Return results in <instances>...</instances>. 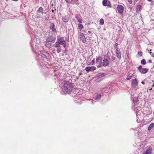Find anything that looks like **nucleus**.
I'll return each instance as SVG.
<instances>
[{"label": "nucleus", "instance_id": "obj_45", "mask_svg": "<svg viewBox=\"0 0 154 154\" xmlns=\"http://www.w3.org/2000/svg\"><path fill=\"white\" fill-rule=\"evenodd\" d=\"M149 53L151 54H152L151 52H149Z\"/></svg>", "mask_w": 154, "mask_h": 154}, {"label": "nucleus", "instance_id": "obj_16", "mask_svg": "<svg viewBox=\"0 0 154 154\" xmlns=\"http://www.w3.org/2000/svg\"><path fill=\"white\" fill-rule=\"evenodd\" d=\"M49 42H47L45 41V45L46 47L49 48H51V44L50 43H49Z\"/></svg>", "mask_w": 154, "mask_h": 154}, {"label": "nucleus", "instance_id": "obj_20", "mask_svg": "<svg viewBox=\"0 0 154 154\" xmlns=\"http://www.w3.org/2000/svg\"><path fill=\"white\" fill-rule=\"evenodd\" d=\"M132 85H137V80L136 79H134L133 81Z\"/></svg>", "mask_w": 154, "mask_h": 154}, {"label": "nucleus", "instance_id": "obj_10", "mask_svg": "<svg viewBox=\"0 0 154 154\" xmlns=\"http://www.w3.org/2000/svg\"><path fill=\"white\" fill-rule=\"evenodd\" d=\"M117 8L118 11L119 13L122 14L123 12L124 8L122 5H118Z\"/></svg>", "mask_w": 154, "mask_h": 154}, {"label": "nucleus", "instance_id": "obj_34", "mask_svg": "<svg viewBox=\"0 0 154 154\" xmlns=\"http://www.w3.org/2000/svg\"><path fill=\"white\" fill-rule=\"evenodd\" d=\"M78 21L80 23H81L82 22V20L81 19H78Z\"/></svg>", "mask_w": 154, "mask_h": 154}, {"label": "nucleus", "instance_id": "obj_23", "mask_svg": "<svg viewBox=\"0 0 154 154\" xmlns=\"http://www.w3.org/2000/svg\"><path fill=\"white\" fill-rule=\"evenodd\" d=\"M78 26L79 29H81V30L83 28V26L81 24H79L78 25Z\"/></svg>", "mask_w": 154, "mask_h": 154}, {"label": "nucleus", "instance_id": "obj_12", "mask_svg": "<svg viewBox=\"0 0 154 154\" xmlns=\"http://www.w3.org/2000/svg\"><path fill=\"white\" fill-rule=\"evenodd\" d=\"M109 64V61L106 59L104 58L102 62V65L104 66H106Z\"/></svg>", "mask_w": 154, "mask_h": 154}, {"label": "nucleus", "instance_id": "obj_8", "mask_svg": "<svg viewBox=\"0 0 154 154\" xmlns=\"http://www.w3.org/2000/svg\"><path fill=\"white\" fill-rule=\"evenodd\" d=\"M152 151L153 149L152 147L147 146L146 152H144L143 154H151Z\"/></svg>", "mask_w": 154, "mask_h": 154}, {"label": "nucleus", "instance_id": "obj_31", "mask_svg": "<svg viewBox=\"0 0 154 154\" xmlns=\"http://www.w3.org/2000/svg\"><path fill=\"white\" fill-rule=\"evenodd\" d=\"M62 51V50L61 49V48H58L57 50V52L58 53H59L60 52Z\"/></svg>", "mask_w": 154, "mask_h": 154}, {"label": "nucleus", "instance_id": "obj_19", "mask_svg": "<svg viewBox=\"0 0 154 154\" xmlns=\"http://www.w3.org/2000/svg\"><path fill=\"white\" fill-rule=\"evenodd\" d=\"M154 127V123H151L148 127V130L150 131Z\"/></svg>", "mask_w": 154, "mask_h": 154}, {"label": "nucleus", "instance_id": "obj_2", "mask_svg": "<svg viewBox=\"0 0 154 154\" xmlns=\"http://www.w3.org/2000/svg\"><path fill=\"white\" fill-rule=\"evenodd\" d=\"M63 37H61L60 38H57V40L58 41L60 45H62L64 48L66 46V42L65 40L63 39Z\"/></svg>", "mask_w": 154, "mask_h": 154}, {"label": "nucleus", "instance_id": "obj_14", "mask_svg": "<svg viewBox=\"0 0 154 154\" xmlns=\"http://www.w3.org/2000/svg\"><path fill=\"white\" fill-rule=\"evenodd\" d=\"M133 71H131L129 72L128 74V75L127 77V79L128 80H130L132 78V75H133Z\"/></svg>", "mask_w": 154, "mask_h": 154}, {"label": "nucleus", "instance_id": "obj_42", "mask_svg": "<svg viewBox=\"0 0 154 154\" xmlns=\"http://www.w3.org/2000/svg\"><path fill=\"white\" fill-rule=\"evenodd\" d=\"M37 18H40V16H37Z\"/></svg>", "mask_w": 154, "mask_h": 154}, {"label": "nucleus", "instance_id": "obj_38", "mask_svg": "<svg viewBox=\"0 0 154 154\" xmlns=\"http://www.w3.org/2000/svg\"><path fill=\"white\" fill-rule=\"evenodd\" d=\"M152 62V61L151 60H149V63H151Z\"/></svg>", "mask_w": 154, "mask_h": 154}, {"label": "nucleus", "instance_id": "obj_37", "mask_svg": "<svg viewBox=\"0 0 154 154\" xmlns=\"http://www.w3.org/2000/svg\"><path fill=\"white\" fill-rule=\"evenodd\" d=\"M141 83H142V84H143V85H144V84H145V82H143V81H142V82H141Z\"/></svg>", "mask_w": 154, "mask_h": 154}, {"label": "nucleus", "instance_id": "obj_9", "mask_svg": "<svg viewBox=\"0 0 154 154\" xmlns=\"http://www.w3.org/2000/svg\"><path fill=\"white\" fill-rule=\"evenodd\" d=\"M102 59L101 57H99L97 58L96 59V63L98 64L97 67L98 68L102 66L101 62Z\"/></svg>", "mask_w": 154, "mask_h": 154}, {"label": "nucleus", "instance_id": "obj_47", "mask_svg": "<svg viewBox=\"0 0 154 154\" xmlns=\"http://www.w3.org/2000/svg\"><path fill=\"white\" fill-rule=\"evenodd\" d=\"M153 67L154 68V66H153Z\"/></svg>", "mask_w": 154, "mask_h": 154}, {"label": "nucleus", "instance_id": "obj_15", "mask_svg": "<svg viewBox=\"0 0 154 154\" xmlns=\"http://www.w3.org/2000/svg\"><path fill=\"white\" fill-rule=\"evenodd\" d=\"M43 9L42 7L39 8L37 11V14H38L39 13H41L42 14L43 13Z\"/></svg>", "mask_w": 154, "mask_h": 154}, {"label": "nucleus", "instance_id": "obj_22", "mask_svg": "<svg viewBox=\"0 0 154 154\" xmlns=\"http://www.w3.org/2000/svg\"><path fill=\"white\" fill-rule=\"evenodd\" d=\"M101 97V95L100 94H99L97 95L96 97V100H100Z\"/></svg>", "mask_w": 154, "mask_h": 154}, {"label": "nucleus", "instance_id": "obj_35", "mask_svg": "<svg viewBox=\"0 0 154 154\" xmlns=\"http://www.w3.org/2000/svg\"><path fill=\"white\" fill-rule=\"evenodd\" d=\"M129 3L131 4L132 3V0H128Z\"/></svg>", "mask_w": 154, "mask_h": 154}, {"label": "nucleus", "instance_id": "obj_36", "mask_svg": "<svg viewBox=\"0 0 154 154\" xmlns=\"http://www.w3.org/2000/svg\"><path fill=\"white\" fill-rule=\"evenodd\" d=\"M151 55L152 57H154V53H152V54H151Z\"/></svg>", "mask_w": 154, "mask_h": 154}, {"label": "nucleus", "instance_id": "obj_44", "mask_svg": "<svg viewBox=\"0 0 154 154\" xmlns=\"http://www.w3.org/2000/svg\"><path fill=\"white\" fill-rule=\"evenodd\" d=\"M152 88H151L149 89V90H152Z\"/></svg>", "mask_w": 154, "mask_h": 154}, {"label": "nucleus", "instance_id": "obj_29", "mask_svg": "<svg viewBox=\"0 0 154 154\" xmlns=\"http://www.w3.org/2000/svg\"><path fill=\"white\" fill-rule=\"evenodd\" d=\"M95 59H94L92 61H91V65H93L94 64V63H95Z\"/></svg>", "mask_w": 154, "mask_h": 154}, {"label": "nucleus", "instance_id": "obj_46", "mask_svg": "<svg viewBox=\"0 0 154 154\" xmlns=\"http://www.w3.org/2000/svg\"><path fill=\"white\" fill-rule=\"evenodd\" d=\"M52 12H53L54 11V10H52Z\"/></svg>", "mask_w": 154, "mask_h": 154}, {"label": "nucleus", "instance_id": "obj_1", "mask_svg": "<svg viewBox=\"0 0 154 154\" xmlns=\"http://www.w3.org/2000/svg\"><path fill=\"white\" fill-rule=\"evenodd\" d=\"M63 90L66 94H69L73 89V85L69 82L66 81H63Z\"/></svg>", "mask_w": 154, "mask_h": 154}, {"label": "nucleus", "instance_id": "obj_40", "mask_svg": "<svg viewBox=\"0 0 154 154\" xmlns=\"http://www.w3.org/2000/svg\"><path fill=\"white\" fill-rule=\"evenodd\" d=\"M88 32L89 33V34H91V32L90 31H88Z\"/></svg>", "mask_w": 154, "mask_h": 154}, {"label": "nucleus", "instance_id": "obj_18", "mask_svg": "<svg viewBox=\"0 0 154 154\" xmlns=\"http://www.w3.org/2000/svg\"><path fill=\"white\" fill-rule=\"evenodd\" d=\"M54 46L56 48H58L60 47V45L59 44V43L58 42V41H57L54 44Z\"/></svg>", "mask_w": 154, "mask_h": 154}, {"label": "nucleus", "instance_id": "obj_30", "mask_svg": "<svg viewBox=\"0 0 154 154\" xmlns=\"http://www.w3.org/2000/svg\"><path fill=\"white\" fill-rule=\"evenodd\" d=\"M138 55L140 56H141L142 55V52L141 51H139L138 53Z\"/></svg>", "mask_w": 154, "mask_h": 154}, {"label": "nucleus", "instance_id": "obj_13", "mask_svg": "<svg viewBox=\"0 0 154 154\" xmlns=\"http://www.w3.org/2000/svg\"><path fill=\"white\" fill-rule=\"evenodd\" d=\"M50 28L52 30V31L53 32H56L57 31L56 28L55 27L54 24L53 23H52L51 24L50 26Z\"/></svg>", "mask_w": 154, "mask_h": 154}, {"label": "nucleus", "instance_id": "obj_39", "mask_svg": "<svg viewBox=\"0 0 154 154\" xmlns=\"http://www.w3.org/2000/svg\"><path fill=\"white\" fill-rule=\"evenodd\" d=\"M147 1H148L149 2H150L152 1V0H147Z\"/></svg>", "mask_w": 154, "mask_h": 154}, {"label": "nucleus", "instance_id": "obj_5", "mask_svg": "<svg viewBox=\"0 0 154 154\" xmlns=\"http://www.w3.org/2000/svg\"><path fill=\"white\" fill-rule=\"evenodd\" d=\"M138 69L141 73L143 74L146 73L148 70V69L147 68H142V65L139 66L138 67Z\"/></svg>", "mask_w": 154, "mask_h": 154}, {"label": "nucleus", "instance_id": "obj_25", "mask_svg": "<svg viewBox=\"0 0 154 154\" xmlns=\"http://www.w3.org/2000/svg\"><path fill=\"white\" fill-rule=\"evenodd\" d=\"M141 63L143 65H145L146 63V61L145 59H143L141 60Z\"/></svg>", "mask_w": 154, "mask_h": 154}, {"label": "nucleus", "instance_id": "obj_17", "mask_svg": "<svg viewBox=\"0 0 154 154\" xmlns=\"http://www.w3.org/2000/svg\"><path fill=\"white\" fill-rule=\"evenodd\" d=\"M62 20L65 23H67L68 21V18L66 16L62 17Z\"/></svg>", "mask_w": 154, "mask_h": 154}, {"label": "nucleus", "instance_id": "obj_7", "mask_svg": "<svg viewBox=\"0 0 154 154\" xmlns=\"http://www.w3.org/2000/svg\"><path fill=\"white\" fill-rule=\"evenodd\" d=\"M102 4L105 6H107L110 8L111 6L110 2L109 0H103Z\"/></svg>", "mask_w": 154, "mask_h": 154}, {"label": "nucleus", "instance_id": "obj_32", "mask_svg": "<svg viewBox=\"0 0 154 154\" xmlns=\"http://www.w3.org/2000/svg\"><path fill=\"white\" fill-rule=\"evenodd\" d=\"M132 87H133V88H134L135 89H136V88H137V85H135V86L134 85H132Z\"/></svg>", "mask_w": 154, "mask_h": 154}, {"label": "nucleus", "instance_id": "obj_41", "mask_svg": "<svg viewBox=\"0 0 154 154\" xmlns=\"http://www.w3.org/2000/svg\"><path fill=\"white\" fill-rule=\"evenodd\" d=\"M152 87H154V83L153 84V85L152 86Z\"/></svg>", "mask_w": 154, "mask_h": 154}, {"label": "nucleus", "instance_id": "obj_11", "mask_svg": "<svg viewBox=\"0 0 154 154\" xmlns=\"http://www.w3.org/2000/svg\"><path fill=\"white\" fill-rule=\"evenodd\" d=\"M116 53L117 57L118 58H121V53L119 48H117L116 49Z\"/></svg>", "mask_w": 154, "mask_h": 154}, {"label": "nucleus", "instance_id": "obj_26", "mask_svg": "<svg viewBox=\"0 0 154 154\" xmlns=\"http://www.w3.org/2000/svg\"><path fill=\"white\" fill-rule=\"evenodd\" d=\"M100 23L101 25H103L104 23V20H103V19H100Z\"/></svg>", "mask_w": 154, "mask_h": 154}, {"label": "nucleus", "instance_id": "obj_33", "mask_svg": "<svg viewBox=\"0 0 154 154\" xmlns=\"http://www.w3.org/2000/svg\"><path fill=\"white\" fill-rule=\"evenodd\" d=\"M118 44L117 43H116L114 45V47L116 48V49L117 48V47L118 46Z\"/></svg>", "mask_w": 154, "mask_h": 154}, {"label": "nucleus", "instance_id": "obj_27", "mask_svg": "<svg viewBox=\"0 0 154 154\" xmlns=\"http://www.w3.org/2000/svg\"><path fill=\"white\" fill-rule=\"evenodd\" d=\"M140 5H137L136 7V11H138L140 10Z\"/></svg>", "mask_w": 154, "mask_h": 154}, {"label": "nucleus", "instance_id": "obj_24", "mask_svg": "<svg viewBox=\"0 0 154 154\" xmlns=\"http://www.w3.org/2000/svg\"><path fill=\"white\" fill-rule=\"evenodd\" d=\"M138 101V98L136 97H134L133 98V102L134 103H136Z\"/></svg>", "mask_w": 154, "mask_h": 154}, {"label": "nucleus", "instance_id": "obj_3", "mask_svg": "<svg viewBox=\"0 0 154 154\" xmlns=\"http://www.w3.org/2000/svg\"><path fill=\"white\" fill-rule=\"evenodd\" d=\"M39 55H40L41 56L43 57L44 60L47 59V60H48V58L49 57V54L47 52L43 51H40V54H39Z\"/></svg>", "mask_w": 154, "mask_h": 154}, {"label": "nucleus", "instance_id": "obj_6", "mask_svg": "<svg viewBox=\"0 0 154 154\" xmlns=\"http://www.w3.org/2000/svg\"><path fill=\"white\" fill-rule=\"evenodd\" d=\"M78 35L80 40L82 41V42L83 43H86L87 41L85 37L83 34L82 32H79L78 33Z\"/></svg>", "mask_w": 154, "mask_h": 154}, {"label": "nucleus", "instance_id": "obj_21", "mask_svg": "<svg viewBox=\"0 0 154 154\" xmlns=\"http://www.w3.org/2000/svg\"><path fill=\"white\" fill-rule=\"evenodd\" d=\"M91 66L86 67L85 68V69L87 72H88L90 71L91 70Z\"/></svg>", "mask_w": 154, "mask_h": 154}, {"label": "nucleus", "instance_id": "obj_28", "mask_svg": "<svg viewBox=\"0 0 154 154\" xmlns=\"http://www.w3.org/2000/svg\"><path fill=\"white\" fill-rule=\"evenodd\" d=\"M91 70L94 71L96 69V67L94 66H91Z\"/></svg>", "mask_w": 154, "mask_h": 154}, {"label": "nucleus", "instance_id": "obj_43", "mask_svg": "<svg viewBox=\"0 0 154 154\" xmlns=\"http://www.w3.org/2000/svg\"><path fill=\"white\" fill-rule=\"evenodd\" d=\"M18 0H13V1H18Z\"/></svg>", "mask_w": 154, "mask_h": 154}, {"label": "nucleus", "instance_id": "obj_4", "mask_svg": "<svg viewBox=\"0 0 154 154\" xmlns=\"http://www.w3.org/2000/svg\"><path fill=\"white\" fill-rule=\"evenodd\" d=\"M56 39V38L53 35H49L47 38L46 41L47 42H51L54 41Z\"/></svg>", "mask_w": 154, "mask_h": 154}]
</instances>
